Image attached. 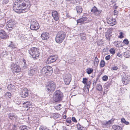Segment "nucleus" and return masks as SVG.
Instances as JSON below:
<instances>
[{
    "mask_svg": "<svg viewBox=\"0 0 130 130\" xmlns=\"http://www.w3.org/2000/svg\"><path fill=\"white\" fill-rule=\"evenodd\" d=\"M76 10L78 13H81L82 11V8L80 6H77L76 7Z\"/></svg>",
    "mask_w": 130,
    "mask_h": 130,
    "instance_id": "4be33fe9",
    "label": "nucleus"
},
{
    "mask_svg": "<svg viewBox=\"0 0 130 130\" xmlns=\"http://www.w3.org/2000/svg\"><path fill=\"white\" fill-rule=\"evenodd\" d=\"M44 70V72L46 73H52L53 72L52 69V68L49 66H46L43 68L42 70Z\"/></svg>",
    "mask_w": 130,
    "mask_h": 130,
    "instance_id": "f8f14e48",
    "label": "nucleus"
},
{
    "mask_svg": "<svg viewBox=\"0 0 130 130\" xmlns=\"http://www.w3.org/2000/svg\"><path fill=\"white\" fill-rule=\"evenodd\" d=\"M118 13L117 11L115 10L114 11V15H116Z\"/></svg>",
    "mask_w": 130,
    "mask_h": 130,
    "instance_id": "13d9d810",
    "label": "nucleus"
},
{
    "mask_svg": "<svg viewBox=\"0 0 130 130\" xmlns=\"http://www.w3.org/2000/svg\"><path fill=\"white\" fill-rule=\"evenodd\" d=\"M123 43L126 44H128L129 42L127 39H125L123 40Z\"/></svg>",
    "mask_w": 130,
    "mask_h": 130,
    "instance_id": "a18cd8bd",
    "label": "nucleus"
},
{
    "mask_svg": "<svg viewBox=\"0 0 130 130\" xmlns=\"http://www.w3.org/2000/svg\"><path fill=\"white\" fill-rule=\"evenodd\" d=\"M114 120L113 119H111V120H109L108 121H107L108 125H110V124L112 123L113 122Z\"/></svg>",
    "mask_w": 130,
    "mask_h": 130,
    "instance_id": "ea45409f",
    "label": "nucleus"
},
{
    "mask_svg": "<svg viewBox=\"0 0 130 130\" xmlns=\"http://www.w3.org/2000/svg\"><path fill=\"white\" fill-rule=\"evenodd\" d=\"M8 46L10 47L12 49L15 48L14 45L12 44V42L11 41L10 42V43L9 45Z\"/></svg>",
    "mask_w": 130,
    "mask_h": 130,
    "instance_id": "58836bf2",
    "label": "nucleus"
},
{
    "mask_svg": "<svg viewBox=\"0 0 130 130\" xmlns=\"http://www.w3.org/2000/svg\"><path fill=\"white\" fill-rule=\"evenodd\" d=\"M122 67L123 69L125 70L127 68V67L125 65L123 64L122 66Z\"/></svg>",
    "mask_w": 130,
    "mask_h": 130,
    "instance_id": "49530a36",
    "label": "nucleus"
},
{
    "mask_svg": "<svg viewBox=\"0 0 130 130\" xmlns=\"http://www.w3.org/2000/svg\"><path fill=\"white\" fill-rule=\"evenodd\" d=\"M126 121L125 119L123 118H122L121 119V121L123 123H124L125 122V121Z\"/></svg>",
    "mask_w": 130,
    "mask_h": 130,
    "instance_id": "5fc2aeb1",
    "label": "nucleus"
},
{
    "mask_svg": "<svg viewBox=\"0 0 130 130\" xmlns=\"http://www.w3.org/2000/svg\"><path fill=\"white\" fill-rule=\"evenodd\" d=\"M109 51L112 54H114L115 53V50L114 49L112 48H111L110 50Z\"/></svg>",
    "mask_w": 130,
    "mask_h": 130,
    "instance_id": "79ce46f5",
    "label": "nucleus"
},
{
    "mask_svg": "<svg viewBox=\"0 0 130 130\" xmlns=\"http://www.w3.org/2000/svg\"><path fill=\"white\" fill-rule=\"evenodd\" d=\"M47 87L48 91H54L56 88L55 84L53 82H50Z\"/></svg>",
    "mask_w": 130,
    "mask_h": 130,
    "instance_id": "39448f33",
    "label": "nucleus"
},
{
    "mask_svg": "<svg viewBox=\"0 0 130 130\" xmlns=\"http://www.w3.org/2000/svg\"><path fill=\"white\" fill-rule=\"evenodd\" d=\"M39 23L37 22H33L30 26V28L32 30H36L39 28Z\"/></svg>",
    "mask_w": 130,
    "mask_h": 130,
    "instance_id": "0eeeda50",
    "label": "nucleus"
},
{
    "mask_svg": "<svg viewBox=\"0 0 130 130\" xmlns=\"http://www.w3.org/2000/svg\"><path fill=\"white\" fill-rule=\"evenodd\" d=\"M87 19L86 17L81 18L80 19L77 20V24L82 23L87 20Z\"/></svg>",
    "mask_w": 130,
    "mask_h": 130,
    "instance_id": "6ab92c4d",
    "label": "nucleus"
},
{
    "mask_svg": "<svg viewBox=\"0 0 130 130\" xmlns=\"http://www.w3.org/2000/svg\"><path fill=\"white\" fill-rule=\"evenodd\" d=\"M91 11L95 15L97 16L100 14L101 10H98L95 6H94L91 10Z\"/></svg>",
    "mask_w": 130,
    "mask_h": 130,
    "instance_id": "9b49d317",
    "label": "nucleus"
},
{
    "mask_svg": "<svg viewBox=\"0 0 130 130\" xmlns=\"http://www.w3.org/2000/svg\"><path fill=\"white\" fill-rule=\"evenodd\" d=\"M124 55L125 57L128 58L130 57V51H128L124 53Z\"/></svg>",
    "mask_w": 130,
    "mask_h": 130,
    "instance_id": "b1692460",
    "label": "nucleus"
},
{
    "mask_svg": "<svg viewBox=\"0 0 130 130\" xmlns=\"http://www.w3.org/2000/svg\"><path fill=\"white\" fill-rule=\"evenodd\" d=\"M6 23V20L4 19L0 20V27H3L5 25Z\"/></svg>",
    "mask_w": 130,
    "mask_h": 130,
    "instance_id": "aec40b11",
    "label": "nucleus"
},
{
    "mask_svg": "<svg viewBox=\"0 0 130 130\" xmlns=\"http://www.w3.org/2000/svg\"><path fill=\"white\" fill-rule=\"evenodd\" d=\"M110 58V56L109 55H108L105 57V59L106 60H109Z\"/></svg>",
    "mask_w": 130,
    "mask_h": 130,
    "instance_id": "09e8293b",
    "label": "nucleus"
},
{
    "mask_svg": "<svg viewBox=\"0 0 130 130\" xmlns=\"http://www.w3.org/2000/svg\"><path fill=\"white\" fill-rule=\"evenodd\" d=\"M91 83V80H89L86 84L85 85L87 87V89L88 90L90 87V85Z\"/></svg>",
    "mask_w": 130,
    "mask_h": 130,
    "instance_id": "c756f323",
    "label": "nucleus"
},
{
    "mask_svg": "<svg viewBox=\"0 0 130 130\" xmlns=\"http://www.w3.org/2000/svg\"><path fill=\"white\" fill-rule=\"evenodd\" d=\"M71 75L69 74H65L64 77V80L65 84L69 85L71 80Z\"/></svg>",
    "mask_w": 130,
    "mask_h": 130,
    "instance_id": "423d86ee",
    "label": "nucleus"
},
{
    "mask_svg": "<svg viewBox=\"0 0 130 130\" xmlns=\"http://www.w3.org/2000/svg\"><path fill=\"white\" fill-rule=\"evenodd\" d=\"M14 23L11 20H10L7 22V27L8 28H11L13 27Z\"/></svg>",
    "mask_w": 130,
    "mask_h": 130,
    "instance_id": "a211bd4d",
    "label": "nucleus"
},
{
    "mask_svg": "<svg viewBox=\"0 0 130 130\" xmlns=\"http://www.w3.org/2000/svg\"><path fill=\"white\" fill-rule=\"evenodd\" d=\"M8 116L9 118L11 119L12 120L13 119L14 117L13 115L12 114L10 113L9 114Z\"/></svg>",
    "mask_w": 130,
    "mask_h": 130,
    "instance_id": "a19ab883",
    "label": "nucleus"
},
{
    "mask_svg": "<svg viewBox=\"0 0 130 130\" xmlns=\"http://www.w3.org/2000/svg\"><path fill=\"white\" fill-rule=\"evenodd\" d=\"M52 16L55 20L57 21L59 19V16L57 12L55 11H54L52 12Z\"/></svg>",
    "mask_w": 130,
    "mask_h": 130,
    "instance_id": "dca6fc26",
    "label": "nucleus"
},
{
    "mask_svg": "<svg viewBox=\"0 0 130 130\" xmlns=\"http://www.w3.org/2000/svg\"><path fill=\"white\" fill-rule=\"evenodd\" d=\"M67 122L68 123H70L71 122V121L69 119H67L66 120Z\"/></svg>",
    "mask_w": 130,
    "mask_h": 130,
    "instance_id": "4d7b16f0",
    "label": "nucleus"
},
{
    "mask_svg": "<svg viewBox=\"0 0 130 130\" xmlns=\"http://www.w3.org/2000/svg\"><path fill=\"white\" fill-rule=\"evenodd\" d=\"M124 123H125L126 125H127L129 124V123L128 122L126 121H125V122Z\"/></svg>",
    "mask_w": 130,
    "mask_h": 130,
    "instance_id": "bf43d9fd",
    "label": "nucleus"
},
{
    "mask_svg": "<svg viewBox=\"0 0 130 130\" xmlns=\"http://www.w3.org/2000/svg\"><path fill=\"white\" fill-rule=\"evenodd\" d=\"M39 130H49L48 129L41 126L39 128Z\"/></svg>",
    "mask_w": 130,
    "mask_h": 130,
    "instance_id": "c03bdc74",
    "label": "nucleus"
},
{
    "mask_svg": "<svg viewBox=\"0 0 130 130\" xmlns=\"http://www.w3.org/2000/svg\"><path fill=\"white\" fill-rule=\"evenodd\" d=\"M80 36L81 39L82 40H84L86 39L85 36V33H82L80 34Z\"/></svg>",
    "mask_w": 130,
    "mask_h": 130,
    "instance_id": "c85d7f7f",
    "label": "nucleus"
},
{
    "mask_svg": "<svg viewBox=\"0 0 130 130\" xmlns=\"http://www.w3.org/2000/svg\"><path fill=\"white\" fill-rule=\"evenodd\" d=\"M14 73H17L20 72L21 68L19 66L14 64L11 68Z\"/></svg>",
    "mask_w": 130,
    "mask_h": 130,
    "instance_id": "1a4fd4ad",
    "label": "nucleus"
},
{
    "mask_svg": "<svg viewBox=\"0 0 130 130\" xmlns=\"http://www.w3.org/2000/svg\"><path fill=\"white\" fill-rule=\"evenodd\" d=\"M55 107L56 109L57 110H60V109L61 108L59 107V106H55Z\"/></svg>",
    "mask_w": 130,
    "mask_h": 130,
    "instance_id": "de8ad7c7",
    "label": "nucleus"
},
{
    "mask_svg": "<svg viewBox=\"0 0 130 130\" xmlns=\"http://www.w3.org/2000/svg\"><path fill=\"white\" fill-rule=\"evenodd\" d=\"M93 71V70L91 68H89L87 69V72L89 74L91 73Z\"/></svg>",
    "mask_w": 130,
    "mask_h": 130,
    "instance_id": "72a5a7b5",
    "label": "nucleus"
},
{
    "mask_svg": "<svg viewBox=\"0 0 130 130\" xmlns=\"http://www.w3.org/2000/svg\"><path fill=\"white\" fill-rule=\"evenodd\" d=\"M20 128L21 130H29L30 129L28 127L25 125L21 126Z\"/></svg>",
    "mask_w": 130,
    "mask_h": 130,
    "instance_id": "a878e982",
    "label": "nucleus"
},
{
    "mask_svg": "<svg viewBox=\"0 0 130 130\" xmlns=\"http://www.w3.org/2000/svg\"><path fill=\"white\" fill-rule=\"evenodd\" d=\"M32 104V103L30 102L27 101L25 102L24 103L23 105H24L26 107H28V106L31 105Z\"/></svg>",
    "mask_w": 130,
    "mask_h": 130,
    "instance_id": "bb28decb",
    "label": "nucleus"
},
{
    "mask_svg": "<svg viewBox=\"0 0 130 130\" xmlns=\"http://www.w3.org/2000/svg\"><path fill=\"white\" fill-rule=\"evenodd\" d=\"M63 96V93L59 90L56 91L54 93L53 96V100L56 102H58L62 100Z\"/></svg>",
    "mask_w": 130,
    "mask_h": 130,
    "instance_id": "7ed1b4c3",
    "label": "nucleus"
},
{
    "mask_svg": "<svg viewBox=\"0 0 130 130\" xmlns=\"http://www.w3.org/2000/svg\"><path fill=\"white\" fill-rule=\"evenodd\" d=\"M130 80L129 76L126 74L123 76L122 82L123 84L126 85L128 84Z\"/></svg>",
    "mask_w": 130,
    "mask_h": 130,
    "instance_id": "6e6552de",
    "label": "nucleus"
},
{
    "mask_svg": "<svg viewBox=\"0 0 130 130\" xmlns=\"http://www.w3.org/2000/svg\"><path fill=\"white\" fill-rule=\"evenodd\" d=\"M88 78H87L86 77L83 78V81H82V83L84 84H85L88 81Z\"/></svg>",
    "mask_w": 130,
    "mask_h": 130,
    "instance_id": "c9c22d12",
    "label": "nucleus"
},
{
    "mask_svg": "<svg viewBox=\"0 0 130 130\" xmlns=\"http://www.w3.org/2000/svg\"><path fill=\"white\" fill-rule=\"evenodd\" d=\"M109 85L107 84H105V88H106V89L108 88Z\"/></svg>",
    "mask_w": 130,
    "mask_h": 130,
    "instance_id": "6e6d98bb",
    "label": "nucleus"
},
{
    "mask_svg": "<svg viewBox=\"0 0 130 130\" xmlns=\"http://www.w3.org/2000/svg\"><path fill=\"white\" fill-rule=\"evenodd\" d=\"M118 69V67L114 65L113 66L111 69L113 70H117Z\"/></svg>",
    "mask_w": 130,
    "mask_h": 130,
    "instance_id": "4c0bfd02",
    "label": "nucleus"
},
{
    "mask_svg": "<svg viewBox=\"0 0 130 130\" xmlns=\"http://www.w3.org/2000/svg\"><path fill=\"white\" fill-rule=\"evenodd\" d=\"M66 34L63 31L58 32L56 37L55 40L56 42L58 43H61L63 40Z\"/></svg>",
    "mask_w": 130,
    "mask_h": 130,
    "instance_id": "f03ea898",
    "label": "nucleus"
},
{
    "mask_svg": "<svg viewBox=\"0 0 130 130\" xmlns=\"http://www.w3.org/2000/svg\"><path fill=\"white\" fill-rule=\"evenodd\" d=\"M99 62V60L97 57L95 58L94 61V64L95 66H97Z\"/></svg>",
    "mask_w": 130,
    "mask_h": 130,
    "instance_id": "cd10ccee",
    "label": "nucleus"
},
{
    "mask_svg": "<svg viewBox=\"0 0 130 130\" xmlns=\"http://www.w3.org/2000/svg\"><path fill=\"white\" fill-rule=\"evenodd\" d=\"M108 79V77L106 76H104L102 77V79L104 81H106Z\"/></svg>",
    "mask_w": 130,
    "mask_h": 130,
    "instance_id": "37998d69",
    "label": "nucleus"
},
{
    "mask_svg": "<svg viewBox=\"0 0 130 130\" xmlns=\"http://www.w3.org/2000/svg\"><path fill=\"white\" fill-rule=\"evenodd\" d=\"M35 72V70L32 67H31L30 70L29 71L28 73L30 76H32L34 74Z\"/></svg>",
    "mask_w": 130,
    "mask_h": 130,
    "instance_id": "412c9836",
    "label": "nucleus"
},
{
    "mask_svg": "<svg viewBox=\"0 0 130 130\" xmlns=\"http://www.w3.org/2000/svg\"><path fill=\"white\" fill-rule=\"evenodd\" d=\"M122 32H120V37L121 38H122V37H121V36H122Z\"/></svg>",
    "mask_w": 130,
    "mask_h": 130,
    "instance_id": "69168bd1",
    "label": "nucleus"
},
{
    "mask_svg": "<svg viewBox=\"0 0 130 130\" xmlns=\"http://www.w3.org/2000/svg\"><path fill=\"white\" fill-rule=\"evenodd\" d=\"M41 36L42 40H47L49 38V34L46 32H43L41 34Z\"/></svg>",
    "mask_w": 130,
    "mask_h": 130,
    "instance_id": "f3484780",
    "label": "nucleus"
},
{
    "mask_svg": "<svg viewBox=\"0 0 130 130\" xmlns=\"http://www.w3.org/2000/svg\"><path fill=\"white\" fill-rule=\"evenodd\" d=\"M98 79H99V77H97L95 80V81H97V82Z\"/></svg>",
    "mask_w": 130,
    "mask_h": 130,
    "instance_id": "0e129e2a",
    "label": "nucleus"
},
{
    "mask_svg": "<svg viewBox=\"0 0 130 130\" xmlns=\"http://www.w3.org/2000/svg\"><path fill=\"white\" fill-rule=\"evenodd\" d=\"M108 23L110 24L111 26H112L115 25L117 24L116 20L115 19H113L111 17L108 20Z\"/></svg>",
    "mask_w": 130,
    "mask_h": 130,
    "instance_id": "2eb2a0df",
    "label": "nucleus"
},
{
    "mask_svg": "<svg viewBox=\"0 0 130 130\" xmlns=\"http://www.w3.org/2000/svg\"><path fill=\"white\" fill-rule=\"evenodd\" d=\"M9 2L8 0H3V4H7Z\"/></svg>",
    "mask_w": 130,
    "mask_h": 130,
    "instance_id": "8fccbe9b",
    "label": "nucleus"
},
{
    "mask_svg": "<svg viewBox=\"0 0 130 130\" xmlns=\"http://www.w3.org/2000/svg\"><path fill=\"white\" fill-rule=\"evenodd\" d=\"M105 65V62L103 60H102L100 63V67H103Z\"/></svg>",
    "mask_w": 130,
    "mask_h": 130,
    "instance_id": "7c9ffc66",
    "label": "nucleus"
},
{
    "mask_svg": "<svg viewBox=\"0 0 130 130\" xmlns=\"http://www.w3.org/2000/svg\"><path fill=\"white\" fill-rule=\"evenodd\" d=\"M5 96L6 98H10L11 96V94L10 93L7 92L5 93Z\"/></svg>",
    "mask_w": 130,
    "mask_h": 130,
    "instance_id": "2f4dec72",
    "label": "nucleus"
},
{
    "mask_svg": "<svg viewBox=\"0 0 130 130\" xmlns=\"http://www.w3.org/2000/svg\"><path fill=\"white\" fill-rule=\"evenodd\" d=\"M102 126H103L104 127H107L108 126V125L107 121L103 122H102Z\"/></svg>",
    "mask_w": 130,
    "mask_h": 130,
    "instance_id": "e433bc0d",
    "label": "nucleus"
},
{
    "mask_svg": "<svg viewBox=\"0 0 130 130\" xmlns=\"http://www.w3.org/2000/svg\"><path fill=\"white\" fill-rule=\"evenodd\" d=\"M56 59V58L54 56H50L47 59L46 62L48 63H53L54 62Z\"/></svg>",
    "mask_w": 130,
    "mask_h": 130,
    "instance_id": "4468645a",
    "label": "nucleus"
},
{
    "mask_svg": "<svg viewBox=\"0 0 130 130\" xmlns=\"http://www.w3.org/2000/svg\"><path fill=\"white\" fill-rule=\"evenodd\" d=\"M57 106H59V107H61V104H58V105H57Z\"/></svg>",
    "mask_w": 130,
    "mask_h": 130,
    "instance_id": "774afa93",
    "label": "nucleus"
},
{
    "mask_svg": "<svg viewBox=\"0 0 130 130\" xmlns=\"http://www.w3.org/2000/svg\"><path fill=\"white\" fill-rule=\"evenodd\" d=\"M26 4L22 0H19L15 3L13 6L14 10L16 12L20 13L26 12L29 10V8H24Z\"/></svg>",
    "mask_w": 130,
    "mask_h": 130,
    "instance_id": "f257e3e1",
    "label": "nucleus"
},
{
    "mask_svg": "<svg viewBox=\"0 0 130 130\" xmlns=\"http://www.w3.org/2000/svg\"><path fill=\"white\" fill-rule=\"evenodd\" d=\"M2 54L3 56L5 55H7V52L6 51H4L2 53Z\"/></svg>",
    "mask_w": 130,
    "mask_h": 130,
    "instance_id": "3c124183",
    "label": "nucleus"
},
{
    "mask_svg": "<svg viewBox=\"0 0 130 130\" xmlns=\"http://www.w3.org/2000/svg\"><path fill=\"white\" fill-rule=\"evenodd\" d=\"M111 36V34L109 32H107L106 33L105 36L106 38L108 39H109L110 37Z\"/></svg>",
    "mask_w": 130,
    "mask_h": 130,
    "instance_id": "f704fd0d",
    "label": "nucleus"
},
{
    "mask_svg": "<svg viewBox=\"0 0 130 130\" xmlns=\"http://www.w3.org/2000/svg\"><path fill=\"white\" fill-rule=\"evenodd\" d=\"M97 44L98 45L100 46L102 45V43H101V44H99V41H98L97 42Z\"/></svg>",
    "mask_w": 130,
    "mask_h": 130,
    "instance_id": "680f3d73",
    "label": "nucleus"
},
{
    "mask_svg": "<svg viewBox=\"0 0 130 130\" xmlns=\"http://www.w3.org/2000/svg\"><path fill=\"white\" fill-rule=\"evenodd\" d=\"M28 90L26 88H25L22 90L21 93V96L23 98H25L28 96Z\"/></svg>",
    "mask_w": 130,
    "mask_h": 130,
    "instance_id": "9d476101",
    "label": "nucleus"
},
{
    "mask_svg": "<svg viewBox=\"0 0 130 130\" xmlns=\"http://www.w3.org/2000/svg\"><path fill=\"white\" fill-rule=\"evenodd\" d=\"M97 82V81H95V80L94 79V80L92 84L93 86H95L96 85V83Z\"/></svg>",
    "mask_w": 130,
    "mask_h": 130,
    "instance_id": "603ef678",
    "label": "nucleus"
},
{
    "mask_svg": "<svg viewBox=\"0 0 130 130\" xmlns=\"http://www.w3.org/2000/svg\"><path fill=\"white\" fill-rule=\"evenodd\" d=\"M72 121L74 122H77V120H76V119L74 117H73L72 118Z\"/></svg>",
    "mask_w": 130,
    "mask_h": 130,
    "instance_id": "864d4df0",
    "label": "nucleus"
},
{
    "mask_svg": "<svg viewBox=\"0 0 130 130\" xmlns=\"http://www.w3.org/2000/svg\"><path fill=\"white\" fill-rule=\"evenodd\" d=\"M97 89L100 91H102V87L101 85L100 84H98L96 86Z\"/></svg>",
    "mask_w": 130,
    "mask_h": 130,
    "instance_id": "393cba45",
    "label": "nucleus"
},
{
    "mask_svg": "<svg viewBox=\"0 0 130 130\" xmlns=\"http://www.w3.org/2000/svg\"><path fill=\"white\" fill-rule=\"evenodd\" d=\"M112 128L114 130H122L121 127L116 125H113Z\"/></svg>",
    "mask_w": 130,
    "mask_h": 130,
    "instance_id": "5701e85b",
    "label": "nucleus"
},
{
    "mask_svg": "<svg viewBox=\"0 0 130 130\" xmlns=\"http://www.w3.org/2000/svg\"><path fill=\"white\" fill-rule=\"evenodd\" d=\"M29 53L34 59H37L39 55L38 50L35 47L31 48L29 50Z\"/></svg>",
    "mask_w": 130,
    "mask_h": 130,
    "instance_id": "20e7f679",
    "label": "nucleus"
},
{
    "mask_svg": "<svg viewBox=\"0 0 130 130\" xmlns=\"http://www.w3.org/2000/svg\"><path fill=\"white\" fill-rule=\"evenodd\" d=\"M108 50V48H107V47H106V48H105L104 49H103V50Z\"/></svg>",
    "mask_w": 130,
    "mask_h": 130,
    "instance_id": "e2e57ef3",
    "label": "nucleus"
},
{
    "mask_svg": "<svg viewBox=\"0 0 130 130\" xmlns=\"http://www.w3.org/2000/svg\"><path fill=\"white\" fill-rule=\"evenodd\" d=\"M0 37L1 38L7 39L8 36L6 35L5 32L3 30H0Z\"/></svg>",
    "mask_w": 130,
    "mask_h": 130,
    "instance_id": "ddd939ff",
    "label": "nucleus"
},
{
    "mask_svg": "<svg viewBox=\"0 0 130 130\" xmlns=\"http://www.w3.org/2000/svg\"><path fill=\"white\" fill-rule=\"evenodd\" d=\"M117 55L119 57H121L122 56L119 53H118Z\"/></svg>",
    "mask_w": 130,
    "mask_h": 130,
    "instance_id": "052dcab7",
    "label": "nucleus"
},
{
    "mask_svg": "<svg viewBox=\"0 0 130 130\" xmlns=\"http://www.w3.org/2000/svg\"><path fill=\"white\" fill-rule=\"evenodd\" d=\"M77 127L78 130H84V128L80 124H78L77 125Z\"/></svg>",
    "mask_w": 130,
    "mask_h": 130,
    "instance_id": "473e14b6",
    "label": "nucleus"
},
{
    "mask_svg": "<svg viewBox=\"0 0 130 130\" xmlns=\"http://www.w3.org/2000/svg\"><path fill=\"white\" fill-rule=\"evenodd\" d=\"M66 116L65 115H64L63 116V118L64 119H65L66 118Z\"/></svg>",
    "mask_w": 130,
    "mask_h": 130,
    "instance_id": "338daca9",
    "label": "nucleus"
}]
</instances>
